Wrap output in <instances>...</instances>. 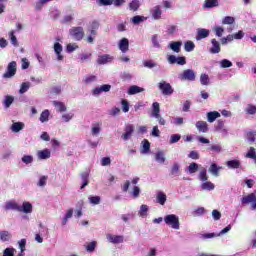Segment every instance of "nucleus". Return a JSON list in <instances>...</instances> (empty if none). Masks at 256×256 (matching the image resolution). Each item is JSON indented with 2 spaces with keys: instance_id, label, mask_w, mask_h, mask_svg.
Returning <instances> with one entry per match:
<instances>
[{
  "instance_id": "1",
  "label": "nucleus",
  "mask_w": 256,
  "mask_h": 256,
  "mask_svg": "<svg viewBox=\"0 0 256 256\" xmlns=\"http://www.w3.org/2000/svg\"><path fill=\"white\" fill-rule=\"evenodd\" d=\"M69 35L74 41H82L83 37H85V30L81 26L72 27L69 30Z\"/></svg>"
},
{
  "instance_id": "2",
  "label": "nucleus",
  "mask_w": 256,
  "mask_h": 256,
  "mask_svg": "<svg viewBox=\"0 0 256 256\" xmlns=\"http://www.w3.org/2000/svg\"><path fill=\"white\" fill-rule=\"evenodd\" d=\"M15 75H17V62L11 61L6 68V72L3 74V79H11Z\"/></svg>"
},
{
  "instance_id": "3",
  "label": "nucleus",
  "mask_w": 256,
  "mask_h": 256,
  "mask_svg": "<svg viewBox=\"0 0 256 256\" xmlns=\"http://www.w3.org/2000/svg\"><path fill=\"white\" fill-rule=\"evenodd\" d=\"M164 222L166 225L172 227V229H179V217H177L175 214H169L165 216Z\"/></svg>"
},
{
  "instance_id": "4",
  "label": "nucleus",
  "mask_w": 256,
  "mask_h": 256,
  "mask_svg": "<svg viewBox=\"0 0 256 256\" xmlns=\"http://www.w3.org/2000/svg\"><path fill=\"white\" fill-rule=\"evenodd\" d=\"M242 205H249V203H252L251 207L253 210L256 209V195L255 193L248 194L247 196H244L241 199Z\"/></svg>"
},
{
  "instance_id": "5",
  "label": "nucleus",
  "mask_w": 256,
  "mask_h": 256,
  "mask_svg": "<svg viewBox=\"0 0 256 256\" xmlns=\"http://www.w3.org/2000/svg\"><path fill=\"white\" fill-rule=\"evenodd\" d=\"M167 60H168V63H170V65H175V63L177 65H187V60L183 56H179L177 58V56L175 55H169Z\"/></svg>"
},
{
  "instance_id": "6",
  "label": "nucleus",
  "mask_w": 256,
  "mask_h": 256,
  "mask_svg": "<svg viewBox=\"0 0 256 256\" xmlns=\"http://www.w3.org/2000/svg\"><path fill=\"white\" fill-rule=\"evenodd\" d=\"M159 89L164 95H173V87L170 83L162 81L159 83Z\"/></svg>"
},
{
  "instance_id": "7",
  "label": "nucleus",
  "mask_w": 256,
  "mask_h": 256,
  "mask_svg": "<svg viewBox=\"0 0 256 256\" xmlns=\"http://www.w3.org/2000/svg\"><path fill=\"white\" fill-rule=\"evenodd\" d=\"M124 133L122 134V139L124 141H129V139L132 137L133 133L135 132V126L133 124H128L124 128Z\"/></svg>"
},
{
  "instance_id": "8",
  "label": "nucleus",
  "mask_w": 256,
  "mask_h": 256,
  "mask_svg": "<svg viewBox=\"0 0 256 256\" xmlns=\"http://www.w3.org/2000/svg\"><path fill=\"white\" fill-rule=\"evenodd\" d=\"M181 81H195V71L191 69H186L180 75Z\"/></svg>"
},
{
  "instance_id": "9",
  "label": "nucleus",
  "mask_w": 256,
  "mask_h": 256,
  "mask_svg": "<svg viewBox=\"0 0 256 256\" xmlns=\"http://www.w3.org/2000/svg\"><path fill=\"white\" fill-rule=\"evenodd\" d=\"M229 231H231V225L226 226L224 229L220 231L219 234H215V233L202 234V239H213V237H219V235H225V233H229Z\"/></svg>"
},
{
  "instance_id": "10",
  "label": "nucleus",
  "mask_w": 256,
  "mask_h": 256,
  "mask_svg": "<svg viewBox=\"0 0 256 256\" xmlns=\"http://www.w3.org/2000/svg\"><path fill=\"white\" fill-rule=\"evenodd\" d=\"M5 210L6 211H18L20 213L21 211V205H19L15 201H8L5 204Z\"/></svg>"
},
{
  "instance_id": "11",
  "label": "nucleus",
  "mask_w": 256,
  "mask_h": 256,
  "mask_svg": "<svg viewBox=\"0 0 256 256\" xmlns=\"http://www.w3.org/2000/svg\"><path fill=\"white\" fill-rule=\"evenodd\" d=\"M211 44L212 47L210 48V53H212V55H215L217 53H221V44H219V41H217V39H212L211 40Z\"/></svg>"
},
{
  "instance_id": "12",
  "label": "nucleus",
  "mask_w": 256,
  "mask_h": 256,
  "mask_svg": "<svg viewBox=\"0 0 256 256\" xmlns=\"http://www.w3.org/2000/svg\"><path fill=\"white\" fill-rule=\"evenodd\" d=\"M118 47L122 53H127L129 51V39L122 38L118 43Z\"/></svg>"
},
{
  "instance_id": "13",
  "label": "nucleus",
  "mask_w": 256,
  "mask_h": 256,
  "mask_svg": "<svg viewBox=\"0 0 256 256\" xmlns=\"http://www.w3.org/2000/svg\"><path fill=\"white\" fill-rule=\"evenodd\" d=\"M150 13L156 21L161 19V15L163 14V11H161V6L157 5L154 8L150 10Z\"/></svg>"
},
{
  "instance_id": "14",
  "label": "nucleus",
  "mask_w": 256,
  "mask_h": 256,
  "mask_svg": "<svg viewBox=\"0 0 256 256\" xmlns=\"http://www.w3.org/2000/svg\"><path fill=\"white\" fill-rule=\"evenodd\" d=\"M207 37H209V30L205 28L198 29L196 36L197 41H201V39H207Z\"/></svg>"
},
{
  "instance_id": "15",
  "label": "nucleus",
  "mask_w": 256,
  "mask_h": 256,
  "mask_svg": "<svg viewBox=\"0 0 256 256\" xmlns=\"http://www.w3.org/2000/svg\"><path fill=\"white\" fill-rule=\"evenodd\" d=\"M196 128L198 131H200V133H207L209 131V126L205 121L196 122Z\"/></svg>"
},
{
  "instance_id": "16",
  "label": "nucleus",
  "mask_w": 256,
  "mask_h": 256,
  "mask_svg": "<svg viewBox=\"0 0 256 256\" xmlns=\"http://www.w3.org/2000/svg\"><path fill=\"white\" fill-rule=\"evenodd\" d=\"M20 213H33V205L29 202H23L22 206H20Z\"/></svg>"
},
{
  "instance_id": "17",
  "label": "nucleus",
  "mask_w": 256,
  "mask_h": 256,
  "mask_svg": "<svg viewBox=\"0 0 256 256\" xmlns=\"http://www.w3.org/2000/svg\"><path fill=\"white\" fill-rule=\"evenodd\" d=\"M99 29V23L94 20L89 28H88V31H90V35H92L93 37H97V30Z\"/></svg>"
},
{
  "instance_id": "18",
  "label": "nucleus",
  "mask_w": 256,
  "mask_h": 256,
  "mask_svg": "<svg viewBox=\"0 0 256 256\" xmlns=\"http://www.w3.org/2000/svg\"><path fill=\"white\" fill-rule=\"evenodd\" d=\"M25 129V124L23 122H14L11 126V131L13 133H19V131H23Z\"/></svg>"
},
{
  "instance_id": "19",
  "label": "nucleus",
  "mask_w": 256,
  "mask_h": 256,
  "mask_svg": "<svg viewBox=\"0 0 256 256\" xmlns=\"http://www.w3.org/2000/svg\"><path fill=\"white\" fill-rule=\"evenodd\" d=\"M221 117V114L218 111H212L207 113V119L209 123L215 122L217 119Z\"/></svg>"
},
{
  "instance_id": "20",
  "label": "nucleus",
  "mask_w": 256,
  "mask_h": 256,
  "mask_svg": "<svg viewBox=\"0 0 256 256\" xmlns=\"http://www.w3.org/2000/svg\"><path fill=\"white\" fill-rule=\"evenodd\" d=\"M107 239L110 243H123V236L108 234Z\"/></svg>"
},
{
  "instance_id": "21",
  "label": "nucleus",
  "mask_w": 256,
  "mask_h": 256,
  "mask_svg": "<svg viewBox=\"0 0 256 256\" xmlns=\"http://www.w3.org/2000/svg\"><path fill=\"white\" fill-rule=\"evenodd\" d=\"M228 169H241V161L229 160L226 162Z\"/></svg>"
},
{
  "instance_id": "22",
  "label": "nucleus",
  "mask_w": 256,
  "mask_h": 256,
  "mask_svg": "<svg viewBox=\"0 0 256 256\" xmlns=\"http://www.w3.org/2000/svg\"><path fill=\"white\" fill-rule=\"evenodd\" d=\"M54 51L58 57V61H63V55H61V52L63 51V46L59 42H56L54 44Z\"/></svg>"
},
{
  "instance_id": "23",
  "label": "nucleus",
  "mask_w": 256,
  "mask_h": 256,
  "mask_svg": "<svg viewBox=\"0 0 256 256\" xmlns=\"http://www.w3.org/2000/svg\"><path fill=\"white\" fill-rule=\"evenodd\" d=\"M183 43L181 41L171 42L169 47L174 53H181V46Z\"/></svg>"
},
{
  "instance_id": "24",
  "label": "nucleus",
  "mask_w": 256,
  "mask_h": 256,
  "mask_svg": "<svg viewBox=\"0 0 256 256\" xmlns=\"http://www.w3.org/2000/svg\"><path fill=\"white\" fill-rule=\"evenodd\" d=\"M145 91L144 88H141L137 85L130 86L128 89V95H137V93H143Z\"/></svg>"
},
{
  "instance_id": "25",
  "label": "nucleus",
  "mask_w": 256,
  "mask_h": 256,
  "mask_svg": "<svg viewBox=\"0 0 256 256\" xmlns=\"http://www.w3.org/2000/svg\"><path fill=\"white\" fill-rule=\"evenodd\" d=\"M203 7L206 9H213V7H219L218 0H205Z\"/></svg>"
},
{
  "instance_id": "26",
  "label": "nucleus",
  "mask_w": 256,
  "mask_h": 256,
  "mask_svg": "<svg viewBox=\"0 0 256 256\" xmlns=\"http://www.w3.org/2000/svg\"><path fill=\"white\" fill-rule=\"evenodd\" d=\"M112 59L113 58H111V56L108 54L102 55L98 57L97 63L98 65H105L106 63H109V61H112Z\"/></svg>"
},
{
  "instance_id": "27",
  "label": "nucleus",
  "mask_w": 256,
  "mask_h": 256,
  "mask_svg": "<svg viewBox=\"0 0 256 256\" xmlns=\"http://www.w3.org/2000/svg\"><path fill=\"white\" fill-rule=\"evenodd\" d=\"M221 167L217 166V164L212 163L208 169L209 173H212L214 177H219V171H221Z\"/></svg>"
},
{
  "instance_id": "28",
  "label": "nucleus",
  "mask_w": 256,
  "mask_h": 256,
  "mask_svg": "<svg viewBox=\"0 0 256 256\" xmlns=\"http://www.w3.org/2000/svg\"><path fill=\"white\" fill-rule=\"evenodd\" d=\"M156 201L160 205H165V203L167 202V195L163 192H158L156 196Z\"/></svg>"
},
{
  "instance_id": "29",
  "label": "nucleus",
  "mask_w": 256,
  "mask_h": 256,
  "mask_svg": "<svg viewBox=\"0 0 256 256\" xmlns=\"http://www.w3.org/2000/svg\"><path fill=\"white\" fill-rule=\"evenodd\" d=\"M142 143H143V146H142L141 152H142L143 154L149 153V152L151 151V143L149 142V140L144 139V140L142 141Z\"/></svg>"
},
{
  "instance_id": "30",
  "label": "nucleus",
  "mask_w": 256,
  "mask_h": 256,
  "mask_svg": "<svg viewBox=\"0 0 256 256\" xmlns=\"http://www.w3.org/2000/svg\"><path fill=\"white\" fill-rule=\"evenodd\" d=\"M54 107H56L57 111L60 113H64V111H67V107L65 106V103L59 102V101H54L53 102Z\"/></svg>"
},
{
  "instance_id": "31",
  "label": "nucleus",
  "mask_w": 256,
  "mask_h": 256,
  "mask_svg": "<svg viewBox=\"0 0 256 256\" xmlns=\"http://www.w3.org/2000/svg\"><path fill=\"white\" fill-rule=\"evenodd\" d=\"M139 7H141V2H139V0H132L129 3L130 11H139Z\"/></svg>"
},
{
  "instance_id": "32",
  "label": "nucleus",
  "mask_w": 256,
  "mask_h": 256,
  "mask_svg": "<svg viewBox=\"0 0 256 256\" xmlns=\"http://www.w3.org/2000/svg\"><path fill=\"white\" fill-rule=\"evenodd\" d=\"M39 159H49L51 157V151L44 149L38 152Z\"/></svg>"
},
{
  "instance_id": "33",
  "label": "nucleus",
  "mask_w": 256,
  "mask_h": 256,
  "mask_svg": "<svg viewBox=\"0 0 256 256\" xmlns=\"http://www.w3.org/2000/svg\"><path fill=\"white\" fill-rule=\"evenodd\" d=\"M0 239L3 242L10 241L11 240V232H9V231H1L0 232Z\"/></svg>"
},
{
  "instance_id": "34",
  "label": "nucleus",
  "mask_w": 256,
  "mask_h": 256,
  "mask_svg": "<svg viewBox=\"0 0 256 256\" xmlns=\"http://www.w3.org/2000/svg\"><path fill=\"white\" fill-rule=\"evenodd\" d=\"M184 49L187 53H191V51L195 50V43H193V41L185 42Z\"/></svg>"
},
{
  "instance_id": "35",
  "label": "nucleus",
  "mask_w": 256,
  "mask_h": 256,
  "mask_svg": "<svg viewBox=\"0 0 256 256\" xmlns=\"http://www.w3.org/2000/svg\"><path fill=\"white\" fill-rule=\"evenodd\" d=\"M152 107H153V112H152L153 117H159V115L161 113V108L159 107V103L154 102L152 104Z\"/></svg>"
},
{
  "instance_id": "36",
  "label": "nucleus",
  "mask_w": 256,
  "mask_h": 256,
  "mask_svg": "<svg viewBox=\"0 0 256 256\" xmlns=\"http://www.w3.org/2000/svg\"><path fill=\"white\" fill-rule=\"evenodd\" d=\"M15 101V98L13 96H6L4 99V107H6V109H9V107H11V105H13V102Z\"/></svg>"
},
{
  "instance_id": "37",
  "label": "nucleus",
  "mask_w": 256,
  "mask_h": 256,
  "mask_svg": "<svg viewBox=\"0 0 256 256\" xmlns=\"http://www.w3.org/2000/svg\"><path fill=\"white\" fill-rule=\"evenodd\" d=\"M197 171H199V164L195 162L190 163V165L188 166V172L190 174H193L197 173Z\"/></svg>"
},
{
  "instance_id": "38",
  "label": "nucleus",
  "mask_w": 256,
  "mask_h": 256,
  "mask_svg": "<svg viewBox=\"0 0 256 256\" xmlns=\"http://www.w3.org/2000/svg\"><path fill=\"white\" fill-rule=\"evenodd\" d=\"M146 19L147 18H145V16L136 15L131 19V21L133 25H139V23H143V21H145Z\"/></svg>"
},
{
  "instance_id": "39",
  "label": "nucleus",
  "mask_w": 256,
  "mask_h": 256,
  "mask_svg": "<svg viewBox=\"0 0 256 256\" xmlns=\"http://www.w3.org/2000/svg\"><path fill=\"white\" fill-rule=\"evenodd\" d=\"M220 67L222 69H229V67H233V62L227 59H223L220 61Z\"/></svg>"
},
{
  "instance_id": "40",
  "label": "nucleus",
  "mask_w": 256,
  "mask_h": 256,
  "mask_svg": "<svg viewBox=\"0 0 256 256\" xmlns=\"http://www.w3.org/2000/svg\"><path fill=\"white\" fill-rule=\"evenodd\" d=\"M245 113H247V115H255L256 114V106L253 104H248L245 109Z\"/></svg>"
},
{
  "instance_id": "41",
  "label": "nucleus",
  "mask_w": 256,
  "mask_h": 256,
  "mask_svg": "<svg viewBox=\"0 0 256 256\" xmlns=\"http://www.w3.org/2000/svg\"><path fill=\"white\" fill-rule=\"evenodd\" d=\"M155 160L158 163H165V153L163 151H159L155 154Z\"/></svg>"
},
{
  "instance_id": "42",
  "label": "nucleus",
  "mask_w": 256,
  "mask_h": 256,
  "mask_svg": "<svg viewBox=\"0 0 256 256\" xmlns=\"http://www.w3.org/2000/svg\"><path fill=\"white\" fill-rule=\"evenodd\" d=\"M49 115H51V113L49 112V110H44L41 115H40V121L41 123H45L47 121H49Z\"/></svg>"
},
{
  "instance_id": "43",
  "label": "nucleus",
  "mask_w": 256,
  "mask_h": 256,
  "mask_svg": "<svg viewBox=\"0 0 256 256\" xmlns=\"http://www.w3.org/2000/svg\"><path fill=\"white\" fill-rule=\"evenodd\" d=\"M255 136H256V132L255 131L248 132L246 134L247 141H248L249 145H253V143H255Z\"/></svg>"
},
{
  "instance_id": "44",
  "label": "nucleus",
  "mask_w": 256,
  "mask_h": 256,
  "mask_svg": "<svg viewBox=\"0 0 256 256\" xmlns=\"http://www.w3.org/2000/svg\"><path fill=\"white\" fill-rule=\"evenodd\" d=\"M202 189L204 191H213V189H215V184L212 182H204L202 183Z\"/></svg>"
},
{
  "instance_id": "45",
  "label": "nucleus",
  "mask_w": 256,
  "mask_h": 256,
  "mask_svg": "<svg viewBox=\"0 0 256 256\" xmlns=\"http://www.w3.org/2000/svg\"><path fill=\"white\" fill-rule=\"evenodd\" d=\"M147 211H149V206L142 204L139 210L140 217H147Z\"/></svg>"
},
{
  "instance_id": "46",
  "label": "nucleus",
  "mask_w": 256,
  "mask_h": 256,
  "mask_svg": "<svg viewBox=\"0 0 256 256\" xmlns=\"http://www.w3.org/2000/svg\"><path fill=\"white\" fill-rule=\"evenodd\" d=\"M29 87H30L29 82H23V83L21 84L19 93H20L21 95H23V93H27V91H29Z\"/></svg>"
},
{
  "instance_id": "47",
  "label": "nucleus",
  "mask_w": 256,
  "mask_h": 256,
  "mask_svg": "<svg viewBox=\"0 0 256 256\" xmlns=\"http://www.w3.org/2000/svg\"><path fill=\"white\" fill-rule=\"evenodd\" d=\"M233 23H235V18L231 17V16H226L223 20H222V24L223 25H233Z\"/></svg>"
},
{
  "instance_id": "48",
  "label": "nucleus",
  "mask_w": 256,
  "mask_h": 256,
  "mask_svg": "<svg viewBox=\"0 0 256 256\" xmlns=\"http://www.w3.org/2000/svg\"><path fill=\"white\" fill-rule=\"evenodd\" d=\"M199 179H200V181H207L209 179V176H207V169L203 168L200 171Z\"/></svg>"
},
{
  "instance_id": "49",
  "label": "nucleus",
  "mask_w": 256,
  "mask_h": 256,
  "mask_svg": "<svg viewBox=\"0 0 256 256\" xmlns=\"http://www.w3.org/2000/svg\"><path fill=\"white\" fill-rule=\"evenodd\" d=\"M121 105L123 113H129V101H127V99H123L121 101Z\"/></svg>"
},
{
  "instance_id": "50",
  "label": "nucleus",
  "mask_w": 256,
  "mask_h": 256,
  "mask_svg": "<svg viewBox=\"0 0 256 256\" xmlns=\"http://www.w3.org/2000/svg\"><path fill=\"white\" fill-rule=\"evenodd\" d=\"M89 202L92 205H99V203H101V197H99V196H91V197H89Z\"/></svg>"
},
{
  "instance_id": "51",
  "label": "nucleus",
  "mask_w": 256,
  "mask_h": 256,
  "mask_svg": "<svg viewBox=\"0 0 256 256\" xmlns=\"http://www.w3.org/2000/svg\"><path fill=\"white\" fill-rule=\"evenodd\" d=\"M120 79H122V81H131V79H133V76L129 72H123L120 75Z\"/></svg>"
},
{
  "instance_id": "52",
  "label": "nucleus",
  "mask_w": 256,
  "mask_h": 256,
  "mask_svg": "<svg viewBox=\"0 0 256 256\" xmlns=\"http://www.w3.org/2000/svg\"><path fill=\"white\" fill-rule=\"evenodd\" d=\"M97 247V242L92 241L86 246V251H89L90 253H93L95 251V248Z\"/></svg>"
},
{
  "instance_id": "53",
  "label": "nucleus",
  "mask_w": 256,
  "mask_h": 256,
  "mask_svg": "<svg viewBox=\"0 0 256 256\" xmlns=\"http://www.w3.org/2000/svg\"><path fill=\"white\" fill-rule=\"evenodd\" d=\"M200 82H201V85H209V75L201 74Z\"/></svg>"
},
{
  "instance_id": "54",
  "label": "nucleus",
  "mask_w": 256,
  "mask_h": 256,
  "mask_svg": "<svg viewBox=\"0 0 256 256\" xmlns=\"http://www.w3.org/2000/svg\"><path fill=\"white\" fill-rule=\"evenodd\" d=\"M10 39H11V43H12V45H14V47H18L19 46V42H17V37L15 36V32L14 31L10 32Z\"/></svg>"
},
{
  "instance_id": "55",
  "label": "nucleus",
  "mask_w": 256,
  "mask_h": 256,
  "mask_svg": "<svg viewBox=\"0 0 256 256\" xmlns=\"http://www.w3.org/2000/svg\"><path fill=\"white\" fill-rule=\"evenodd\" d=\"M179 169H180V166L177 163H174L170 170V175H177V173H179Z\"/></svg>"
},
{
  "instance_id": "56",
  "label": "nucleus",
  "mask_w": 256,
  "mask_h": 256,
  "mask_svg": "<svg viewBox=\"0 0 256 256\" xmlns=\"http://www.w3.org/2000/svg\"><path fill=\"white\" fill-rule=\"evenodd\" d=\"M76 49H79V46L77 44H68L66 46V51L68 53H73V51H75Z\"/></svg>"
},
{
  "instance_id": "57",
  "label": "nucleus",
  "mask_w": 256,
  "mask_h": 256,
  "mask_svg": "<svg viewBox=\"0 0 256 256\" xmlns=\"http://www.w3.org/2000/svg\"><path fill=\"white\" fill-rule=\"evenodd\" d=\"M246 157H247V159H255L256 154H255V148L254 147H250V150L246 154Z\"/></svg>"
},
{
  "instance_id": "58",
  "label": "nucleus",
  "mask_w": 256,
  "mask_h": 256,
  "mask_svg": "<svg viewBox=\"0 0 256 256\" xmlns=\"http://www.w3.org/2000/svg\"><path fill=\"white\" fill-rule=\"evenodd\" d=\"M22 162L26 163V165H29V163H33V156H31V155H24L22 157Z\"/></svg>"
},
{
  "instance_id": "59",
  "label": "nucleus",
  "mask_w": 256,
  "mask_h": 256,
  "mask_svg": "<svg viewBox=\"0 0 256 256\" xmlns=\"http://www.w3.org/2000/svg\"><path fill=\"white\" fill-rule=\"evenodd\" d=\"M179 141H181V135L179 134H174L171 136L170 138V143L173 144V143H179Z\"/></svg>"
},
{
  "instance_id": "60",
  "label": "nucleus",
  "mask_w": 256,
  "mask_h": 256,
  "mask_svg": "<svg viewBox=\"0 0 256 256\" xmlns=\"http://www.w3.org/2000/svg\"><path fill=\"white\" fill-rule=\"evenodd\" d=\"M152 137H160L161 131H159L158 126H154L151 132Z\"/></svg>"
},
{
  "instance_id": "61",
  "label": "nucleus",
  "mask_w": 256,
  "mask_h": 256,
  "mask_svg": "<svg viewBox=\"0 0 256 256\" xmlns=\"http://www.w3.org/2000/svg\"><path fill=\"white\" fill-rule=\"evenodd\" d=\"M152 45H153V47H156V48L161 47V44H159L157 34L152 36Z\"/></svg>"
},
{
  "instance_id": "62",
  "label": "nucleus",
  "mask_w": 256,
  "mask_h": 256,
  "mask_svg": "<svg viewBox=\"0 0 256 256\" xmlns=\"http://www.w3.org/2000/svg\"><path fill=\"white\" fill-rule=\"evenodd\" d=\"M212 217L214 221H219V219H221V212H219V210H213Z\"/></svg>"
},
{
  "instance_id": "63",
  "label": "nucleus",
  "mask_w": 256,
  "mask_h": 256,
  "mask_svg": "<svg viewBox=\"0 0 256 256\" xmlns=\"http://www.w3.org/2000/svg\"><path fill=\"white\" fill-rule=\"evenodd\" d=\"M101 165L102 167H107V165H111V158L109 157L102 158Z\"/></svg>"
},
{
  "instance_id": "64",
  "label": "nucleus",
  "mask_w": 256,
  "mask_h": 256,
  "mask_svg": "<svg viewBox=\"0 0 256 256\" xmlns=\"http://www.w3.org/2000/svg\"><path fill=\"white\" fill-rule=\"evenodd\" d=\"M188 157H189L190 159L197 160V159H199V152L193 150V151H191V152L189 153Z\"/></svg>"
}]
</instances>
